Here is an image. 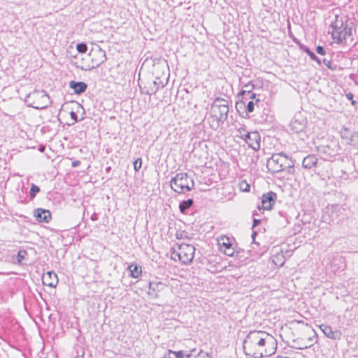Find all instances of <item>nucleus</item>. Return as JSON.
<instances>
[{"mask_svg":"<svg viewBox=\"0 0 358 358\" xmlns=\"http://www.w3.org/2000/svg\"><path fill=\"white\" fill-rule=\"evenodd\" d=\"M276 345V340L268 333L263 331H251L243 341V350L247 356L262 358L271 355Z\"/></svg>","mask_w":358,"mask_h":358,"instance_id":"f257e3e1","label":"nucleus"},{"mask_svg":"<svg viewBox=\"0 0 358 358\" xmlns=\"http://www.w3.org/2000/svg\"><path fill=\"white\" fill-rule=\"evenodd\" d=\"M266 167L268 171L271 173H278L285 169L290 174L294 173V162L282 152L273 154L267 160Z\"/></svg>","mask_w":358,"mask_h":358,"instance_id":"f03ea898","label":"nucleus"},{"mask_svg":"<svg viewBox=\"0 0 358 358\" xmlns=\"http://www.w3.org/2000/svg\"><path fill=\"white\" fill-rule=\"evenodd\" d=\"M331 35L337 43H342L348 36L351 35V28L348 27V20L345 16L335 14L334 20L331 22Z\"/></svg>","mask_w":358,"mask_h":358,"instance_id":"7ed1b4c3","label":"nucleus"},{"mask_svg":"<svg viewBox=\"0 0 358 358\" xmlns=\"http://www.w3.org/2000/svg\"><path fill=\"white\" fill-rule=\"evenodd\" d=\"M24 101L27 106L38 110H43L50 105V100L48 94L44 90H34L28 94Z\"/></svg>","mask_w":358,"mask_h":358,"instance_id":"20e7f679","label":"nucleus"},{"mask_svg":"<svg viewBox=\"0 0 358 358\" xmlns=\"http://www.w3.org/2000/svg\"><path fill=\"white\" fill-rule=\"evenodd\" d=\"M171 189L177 193L184 194L192 189L194 182L187 173H178L170 181Z\"/></svg>","mask_w":358,"mask_h":358,"instance_id":"39448f33","label":"nucleus"},{"mask_svg":"<svg viewBox=\"0 0 358 358\" xmlns=\"http://www.w3.org/2000/svg\"><path fill=\"white\" fill-rule=\"evenodd\" d=\"M317 152L322 156L324 160L333 161L341 148L337 141H331L327 145H321L317 147Z\"/></svg>","mask_w":358,"mask_h":358,"instance_id":"423d86ee","label":"nucleus"},{"mask_svg":"<svg viewBox=\"0 0 358 358\" xmlns=\"http://www.w3.org/2000/svg\"><path fill=\"white\" fill-rule=\"evenodd\" d=\"M344 210L345 209L338 204L328 205L322 219L325 222L330 224L331 222L336 220Z\"/></svg>","mask_w":358,"mask_h":358,"instance_id":"0eeeda50","label":"nucleus"},{"mask_svg":"<svg viewBox=\"0 0 358 358\" xmlns=\"http://www.w3.org/2000/svg\"><path fill=\"white\" fill-rule=\"evenodd\" d=\"M180 251V262L184 264L190 263L194 257L195 248L189 244H180L178 246Z\"/></svg>","mask_w":358,"mask_h":358,"instance_id":"6e6552de","label":"nucleus"},{"mask_svg":"<svg viewBox=\"0 0 358 358\" xmlns=\"http://www.w3.org/2000/svg\"><path fill=\"white\" fill-rule=\"evenodd\" d=\"M229 107H224L219 105L217 106L216 103H213L211 106L212 116L215 117L217 123H223L228 116Z\"/></svg>","mask_w":358,"mask_h":358,"instance_id":"1a4fd4ad","label":"nucleus"},{"mask_svg":"<svg viewBox=\"0 0 358 358\" xmlns=\"http://www.w3.org/2000/svg\"><path fill=\"white\" fill-rule=\"evenodd\" d=\"M341 137L349 144L354 147H358V132L350 130L348 128H343L340 131Z\"/></svg>","mask_w":358,"mask_h":358,"instance_id":"9d476101","label":"nucleus"},{"mask_svg":"<svg viewBox=\"0 0 358 358\" xmlns=\"http://www.w3.org/2000/svg\"><path fill=\"white\" fill-rule=\"evenodd\" d=\"M306 127V120L301 116H295L289 123L290 130L295 134H303Z\"/></svg>","mask_w":358,"mask_h":358,"instance_id":"9b49d317","label":"nucleus"},{"mask_svg":"<svg viewBox=\"0 0 358 358\" xmlns=\"http://www.w3.org/2000/svg\"><path fill=\"white\" fill-rule=\"evenodd\" d=\"M245 141L253 150H258L260 148V136L257 131L247 132L245 134Z\"/></svg>","mask_w":358,"mask_h":358,"instance_id":"f8f14e48","label":"nucleus"},{"mask_svg":"<svg viewBox=\"0 0 358 358\" xmlns=\"http://www.w3.org/2000/svg\"><path fill=\"white\" fill-rule=\"evenodd\" d=\"M277 199V194L273 192H269L262 195V204L264 210H271Z\"/></svg>","mask_w":358,"mask_h":358,"instance_id":"ddd939ff","label":"nucleus"},{"mask_svg":"<svg viewBox=\"0 0 358 358\" xmlns=\"http://www.w3.org/2000/svg\"><path fill=\"white\" fill-rule=\"evenodd\" d=\"M318 159L315 155L310 154L305 157L302 162V167L305 169H316L320 165Z\"/></svg>","mask_w":358,"mask_h":358,"instance_id":"4468645a","label":"nucleus"},{"mask_svg":"<svg viewBox=\"0 0 358 358\" xmlns=\"http://www.w3.org/2000/svg\"><path fill=\"white\" fill-rule=\"evenodd\" d=\"M34 216L38 222L49 223L52 219L50 211L43 208L36 209Z\"/></svg>","mask_w":358,"mask_h":358,"instance_id":"2eb2a0df","label":"nucleus"},{"mask_svg":"<svg viewBox=\"0 0 358 358\" xmlns=\"http://www.w3.org/2000/svg\"><path fill=\"white\" fill-rule=\"evenodd\" d=\"M42 282L44 285L50 287H55L58 284V278L54 271H48L43 274L42 277Z\"/></svg>","mask_w":358,"mask_h":358,"instance_id":"dca6fc26","label":"nucleus"},{"mask_svg":"<svg viewBox=\"0 0 358 358\" xmlns=\"http://www.w3.org/2000/svg\"><path fill=\"white\" fill-rule=\"evenodd\" d=\"M320 328L324 334L329 338L332 340H340L341 338V331L338 330L334 331L329 325L322 324L320 326Z\"/></svg>","mask_w":358,"mask_h":358,"instance_id":"f3484780","label":"nucleus"},{"mask_svg":"<svg viewBox=\"0 0 358 358\" xmlns=\"http://www.w3.org/2000/svg\"><path fill=\"white\" fill-rule=\"evenodd\" d=\"M253 89L254 85L252 84L250 82L243 86L241 91L239 92V96H242V100L241 101L240 103H236V107L241 105L245 104V101L248 99L247 96L250 95Z\"/></svg>","mask_w":358,"mask_h":358,"instance_id":"a211bd4d","label":"nucleus"},{"mask_svg":"<svg viewBox=\"0 0 358 358\" xmlns=\"http://www.w3.org/2000/svg\"><path fill=\"white\" fill-rule=\"evenodd\" d=\"M69 87L73 90L75 94H80L86 91L87 85L82 81L71 80L69 83Z\"/></svg>","mask_w":358,"mask_h":358,"instance_id":"6ab92c4d","label":"nucleus"},{"mask_svg":"<svg viewBox=\"0 0 358 358\" xmlns=\"http://www.w3.org/2000/svg\"><path fill=\"white\" fill-rule=\"evenodd\" d=\"M166 83H164L159 78H156L155 80L152 82V86H150L148 90L145 92L146 94L152 95L155 94L161 88H164Z\"/></svg>","mask_w":358,"mask_h":358,"instance_id":"aec40b11","label":"nucleus"},{"mask_svg":"<svg viewBox=\"0 0 358 358\" xmlns=\"http://www.w3.org/2000/svg\"><path fill=\"white\" fill-rule=\"evenodd\" d=\"M96 54L99 56V59H92V62L95 64L92 68L99 66L102 63H103L106 60V55L105 51L101 50L100 48L96 51Z\"/></svg>","mask_w":358,"mask_h":358,"instance_id":"412c9836","label":"nucleus"},{"mask_svg":"<svg viewBox=\"0 0 358 358\" xmlns=\"http://www.w3.org/2000/svg\"><path fill=\"white\" fill-rule=\"evenodd\" d=\"M218 244L220 245V250L222 251L224 249L229 248L233 246L231 240L226 236H222L218 239Z\"/></svg>","mask_w":358,"mask_h":358,"instance_id":"4be33fe9","label":"nucleus"},{"mask_svg":"<svg viewBox=\"0 0 358 358\" xmlns=\"http://www.w3.org/2000/svg\"><path fill=\"white\" fill-rule=\"evenodd\" d=\"M164 286V284L161 282H150L148 288V294H151L152 292H160Z\"/></svg>","mask_w":358,"mask_h":358,"instance_id":"5701e85b","label":"nucleus"},{"mask_svg":"<svg viewBox=\"0 0 358 358\" xmlns=\"http://www.w3.org/2000/svg\"><path fill=\"white\" fill-rule=\"evenodd\" d=\"M300 49L303 52H306L312 60L315 61L318 64H321V60L313 51L310 50L308 47L306 46L305 45H300Z\"/></svg>","mask_w":358,"mask_h":358,"instance_id":"b1692460","label":"nucleus"},{"mask_svg":"<svg viewBox=\"0 0 358 358\" xmlns=\"http://www.w3.org/2000/svg\"><path fill=\"white\" fill-rule=\"evenodd\" d=\"M194 203L192 199H188L187 200L182 201L179 203V210L181 213H185L186 210H188Z\"/></svg>","mask_w":358,"mask_h":358,"instance_id":"393cba45","label":"nucleus"},{"mask_svg":"<svg viewBox=\"0 0 358 358\" xmlns=\"http://www.w3.org/2000/svg\"><path fill=\"white\" fill-rule=\"evenodd\" d=\"M128 268L131 272V276L135 278H137L142 273L141 266L137 264H131Z\"/></svg>","mask_w":358,"mask_h":358,"instance_id":"a878e982","label":"nucleus"},{"mask_svg":"<svg viewBox=\"0 0 358 358\" xmlns=\"http://www.w3.org/2000/svg\"><path fill=\"white\" fill-rule=\"evenodd\" d=\"M39 192H40L39 187L35 184H31V188H30V192H29V199L31 200L34 199L36 197L37 193H38Z\"/></svg>","mask_w":358,"mask_h":358,"instance_id":"bb28decb","label":"nucleus"},{"mask_svg":"<svg viewBox=\"0 0 358 358\" xmlns=\"http://www.w3.org/2000/svg\"><path fill=\"white\" fill-rule=\"evenodd\" d=\"M27 255V252L24 250H20L18 251L17 255V262L18 264H22V261L25 259L26 256Z\"/></svg>","mask_w":358,"mask_h":358,"instance_id":"cd10ccee","label":"nucleus"},{"mask_svg":"<svg viewBox=\"0 0 358 358\" xmlns=\"http://www.w3.org/2000/svg\"><path fill=\"white\" fill-rule=\"evenodd\" d=\"M259 101V99H257L255 102H254L252 100H250V101L248 102L246 106H245V104L243 106H245L247 112L252 113L254 111L255 104L257 103Z\"/></svg>","mask_w":358,"mask_h":358,"instance_id":"c85d7f7f","label":"nucleus"},{"mask_svg":"<svg viewBox=\"0 0 358 358\" xmlns=\"http://www.w3.org/2000/svg\"><path fill=\"white\" fill-rule=\"evenodd\" d=\"M76 49L79 53H85L87 50V45L85 43H78Z\"/></svg>","mask_w":358,"mask_h":358,"instance_id":"c756f323","label":"nucleus"},{"mask_svg":"<svg viewBox=\"0 0 358 358\" xmlns=\"http://www.w3.org/2000/svg\"><path fill=\"white\" fill-rule=\"evenodd\" d=\"M213 103H216L217 106L222 105L224 107H228V101L222 98H216Z\"/></svg>","mask_w":358,"mask_h":358,"instance_id":"7c9ffc66","label":"nucleus"},{"mask_svg":"<svg viewBox=\"0 0 358 358\" xmlns=\"http://www.w3.org/2000/svg\"><path fill=\"white\" fill-rule=\"evenodd\" d=\"M171 259H173L175 261L178 259V260L180 261V250L178 249V251L173 250V251L171 252Z\"/></svg>","mask_w":358,"mask_h":358,"instance_id":"2f4dec72","label":"nucleus"},{"mask_svg":"<svg viewBox=\"0 0 358 358\" xmlns=\"http://www.w3.org/2000/svg\"><path fill=\"white\" fill-rule=\"evenodd\" d=\"M142 166V159L141 158L136 159L134 162V169L136 171H138Z\"/></svg>","mask_w":358,"mask_h":358,"instance_id":"473e14b6","label":"nucleus"},{"mask_svg":"<svg viewBox=\"0 0 358 358\" xmlns=\"http://www.w3.org/2000/svg\"><path fill=\"white\" fill-rule=\"evenodd\" d=\"M240 187L243 192H249L250 189V185L248 184L245 181H243L241 183Z\"/></svg>","mask_w":358,"mask_h":358,"instance_id":"72a5a7b5","label":"nucleus"},{"mask_svg":"<svg viewBox=\"0 0 358 358\" xmlns=\"http://www.w3.org/2000/svg\"><path fill=\"white\" fill-rule=\"evenodd\" d=\"M223 252L229 257H232L234 254V248L231 246L229 248L224 249Z\"/></svg>","mask_w":358,"mask_h":358,"instance_id":"f704fd0d","label":"nucleus"},{"mask_svg":"<svg viewBox=\"0 0 358 358\" xmlns=\"http://www.w3.org/2000/svg\"><path fill=\"white\" fill-rule=\"evenodd\" d=\"M323 63L329 69H331V70H334L335 69V66H331V62L330 60H328L327 59H323Z\"/></svg>","mask_w":358,"mask_h":358,"instance_id":"c9c22d12","label":"nucleus"},{"mask_svg":"<svg viewBox=\"0 0 358 358\" xmlns=\"http://www.w3.org/2000/svg\"><path fill=\"white\" fill-rule=\"evenodd\" d=\"M316 52L317 54H319L320 55H324L326 54V51H325L324 47L321 46V45L317 46Z\"/></svg>","mask_w":358,"mask_h":358,"instance_id":"e433bc0d","label":"nucleus"},{"mask_svg":"<svg viewBox=\"0 0 358 358\" xmlns=\"http://www.w3.org/2000/svg\"><path fill=\"white\" fill-rule=\"evenodd\" d=\"M173 355L174 358H183L184 357V354L182 350H179L177 352L173 351Z\"/></svg>","mask_w":358,"mask_h":358,"instance_id":"4c0bfd02","label":"nucleus"},{"mask_svg":"<svg viewBox=\"0 0 358 358\" xmlns=\"http://www.w3.org/2000/svg\"><path fill=\"white\" fill-rule=\"evenodd\" d=\"M210 355L206 353L203 352L202 350H200L199 352L197 354L196 358H208Z\"/></svg>","mask_w":358,"mask_h":358,"instance_id":"58836bf2","label":"nucleus"},{"mask_svg":"<svg viewBox=\"0 0 358 358\" xmlns=\"http://www.w3.org/2000/svg\"><path fill=\"white\" fill-rule=\"evenodd\" d=\"M238 132L240 134L241 137L245 140V134L248 132L245 128L241 127L238 129Z\"/></svg>","mask_w":358,"mask_h":358,"instance_id":"ea45409f","label":"nucleus"},{"mask_svg":"<svg viewBox=\"0 0 358 358\" xmlns=\"http://www.w3.org/2000/svg\"><path fill=\"white\" fill-rule=\"evenodd\" d=\"M71 118L75 122L78 121V117L76 112L71 111L70 113Z\"/></svg>","mask_w":358,"mask_h":358,"instance_id":"a19ab883","label":"nucleus"},{"mask_svg":"<svg viewBox=\"0 0 358 358\" xmlns=\"http://www.w3.org/2000/svg\"><path fill=\"white\" fill-rule=\"evenodd\" d=\"M166 358H174L173 355V350H169L164 355Z\"/></svg>","mask_w":358,"mask_h":358,"instance_id":"79ce46f5","label":"nucleus"},{"mask_svg":"<svg viewBox=\"0 0 358 358\" xmlns=\"http://www.w3.org/2000/svg\"><path fill=\"white\" fill-rule=\"evenodd\" d=\"M260 222H261V220L254 218L253 219L252 227H257V225H259L260 224Z\"/></svg>","mask_w":358,"mask_h":358,"instance_id":"37998d69","label":"nucleus"},{"mask_svg":"<svg viewBox=\"0 0 358 358\" xmlns=\"http://www.w3.org/2000/svg\"><path fill=\"white\" fill-rule=\"evenodd\" d=\"M80 164V161L79 160H74L71 163L72 167H78Z\"/></svg>","mask_w":358,"mask_h":358,"instance_id":"c03bdc74","label":"nucleus"},{"mask_svg":"<svg viewBox=\"0 0 358 358\" xmlns=\"http://www.w3.org/2000/svg\"><path fill=\"white\" fill-rule=\"evenodd\" d=\"M195 352H196V348H194L190 350L189 353L185 355L184 357H185L186 358H190L192 356V354Z\"/></svg>","mask_w":358,"mask_h":358,"instance_id":"a18cd8bd","label":"nucleus"},{"mask_svg":"<svg viewBox=\"0 0 358 358\" xmlns=\"http://www.w3.org/2000/svg\"><path fill=\"white\" fill-rule=\"evenodd\" d=\"M346 97L348 100H352L354 97V94L351 92H349L346 94Z\"/></svg>","mask_w":358,"mask_h":358,"instance_id":"49530a36","label":"nucleus"},{"mask_svg":"<svg viewBox=\"0 0 358 358\" xmlns=\"http://www.w3.org/2000/svg\"><path fill=\"white\" fill-rule=\"evenodd\" d=\"M248 99H250L253 101V99H256V94L255 93H250V95H248Z\"/></svg>","mask_w":358,"mask_h":358,"instance_id":"de8ad7c7","label":"nucleus"},{"mask_svg":"<svg viewBox=\"0 0 358 358\" xmlns=\"http://www.w3.org/2000/svg\"><path fill=\"white\" fill-rule=\"evenodd\" d=\"M98 219V216L96 213H94L92 216H91V220H93V221H96Z\"/></svg>","mask_w":358,"mask_h":358,"instance_id":"09e8293b","label":"nucleus"},{"mask_svg":"<svg viewBox=\"0 0 358 358\" xmlns=\"http://www.w3.org/2000/svg\"><path fill=\"white\" fill-rule=\"evenodd\" d=\"M45 150V145H40L39 148H38V150L41 152H43Z\"/></svg>","mask_w":358,"mask_h":358,"instance_id":"8fccbe9b","label":"nucleus"},{"mask_svg":"<svg viewBox=\"0 0 358 358\" xmlns=\"http://www.w3.org/2000/svg\"><path fill=\"white\" fill-rule=\"evenodd\" d=\"M352 310H355V311H358V304H355V305L352 307Z\"/></svg>","mask_w":358,"mask_h":358,"instance_id":"3c124183","label":"nucleus"},{"mask_svg":"<svg viewBox=\"0 0 358 358\" xmlns=\"http://www.w3.org/2000/svg\"><path fill=\"white\" fill-rule=\"evenodd\" d=\"M256 234H257V232H255V231H254L252 234V238L253 241H255Z\"/></svg>","mask_w":358,"mask_h":358,"instance_id":"603ef678","label":"nucleus"},{"mask_svg":"<svg viewBox=\"0 0 358 358\" xmlns=\"http://www.w3.org/2000/svg\"><path fill=\"white\" fill-rule=\"evenodd\" d=\"M351 103H352V104L353 106H355V105H356V103H357V102H356L355 101H354L353 99H352V100H351Z\"/></svg>","mask_w":358,"mask_h":358,"instance_id":"864d4df0","label":"nucleus"},{"mask_svg":"<svg viewBox=\"0 0 358 358\" xmlns=\"http://www.w3.org/2000/svg\"><path fill=\"white\" fill-rule=\"evenodd\" d=\"M106 170L107 172H108L110 170V166L107 167Z\"/></svg>","mask_w":358,"mask_h":358,"instance_id":"5fc2aeb1","label":"nucleus"},{"mask_svg":"<svg viewBox=\"0 0 358 358\" xmlns=\"http://www.w3.org/2000/svg\"><path fill=\"white\" fill-rule=\"evenodd\" d=\"M262 121H266V122L268 121V117H266V118L263 119Z\"/></svg>","mask_w":358,"mask_h":358,"instance_id":"6e6d98bb","label":"nucleus"},{"mask_svg":"<svg viewBox=\"0 0 358 358\" xmlns=\"http://www.w3.org/2000/svg\"><path fill=\"white\" fill-rule=\"evenodd\" d=\"M257 215V213H255V212L253 213V216Z\"/></svg>","mask_w":358,"mask_h":358,"instance_id":"4d7b16f0","label":"nucleus"},{"mask_svg":"<svg viewBox=\"0 0 358 358\" xmlns=\"http://www.w3.org/2000/svg\"><path fill=\"white\" fill-rule=\"evenodd\" d=\"M164 358H166V357L164 356Z\"/></svg>","mask_w":358,"mask_h":358,"instance_id":"13d9d810","label":"nucleus"},{"mask_svg":"<svg viewBox=\"0 0 358 358\" xmlns=\"http://www.w3.org/2000/svg\"><path fill=\"white\" fill-rule=\"evenodd\" d=\"M357 155H358V153H357Z\"/></svg>","mask_w":358,"mask_h":358,"instance_id":"bf43d9fd","label":"nucleus"}]
</instances>
